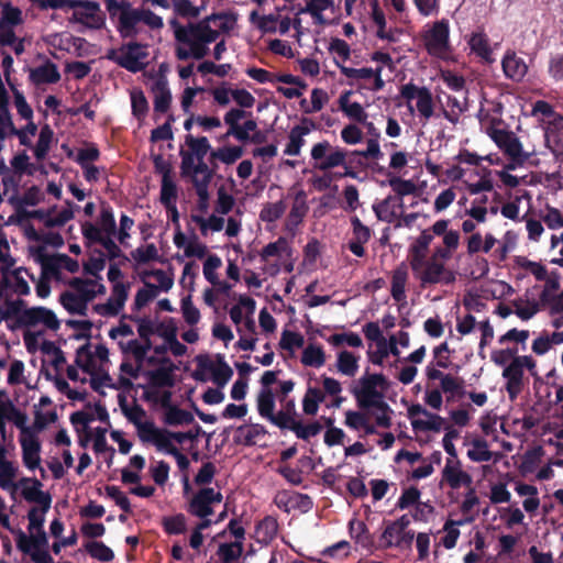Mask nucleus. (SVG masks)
Returning <instances> with one entry per match:
<instances>
[{
	"label": "nucleus",
	"instance_id": "nucleus-6",
	"mask_svg": "<svg viewBox=\"0 0 563 563\" xmlns=\"http://www.w3.org/2000/svg\"><path fill=\"white\" fill-rule=\"evenodd\" d=\"M76 365L88 374L90 386L101 394L103 388L113 387L109 375V350L103 344H86L77 350Z\"/></svg>",
	"mask_w": 563,
	"mask_h": 563
},
{
	"label": "nucleus",
	"instance_id": "nucleus-28",
	"mask_svg": "<svg viewBox=\"0 0 563 563\" xmlns=\"http://www.w3.org/2000/svg\"><path fill=\"white\" fill-rule=\"evenodd\" d=\"M288 196L291 198V206L285 222V228L287 231L291 232L302 223L308 213L309 206L307 201V194L302 188H291Z\"/></svg>",
	"mask_w": 563,
	"mask_h": 563
},
{
	"label": "nucleus",
	"instance_id": "nucleus-35",
	"mask_svg": "<svg viewBox=\"0 0 563 563\" xmlns=\"http://www.w3.org/2000/svg\"><path fill=\"white\" fill-rule=\"evenodd\" d=\"M504 75L514 81H521L528 73L526 59L515 51H507L501 59Z\"/></svg>",
	"mask_w": 563,
	"mask_h": 563
},
{
	"label": "nucleus",
	"instance_id": "nucleus-61",
	"mask_svg": "<svg viewBox=\"0 0 563 563\" xmlns=\"http://www.w3.org/2000/svg\"><path fill=\"white\" fill-rule=\"evenodd\" d=\"M144 399L165 410L172 405V391L167 388L145 387Z\"/></svg>",
	"mask_w": 563,
	"mask_h": 563
},
{
	"label": "nucleus",
	"instance_id": "nucleus-9",
	"mask_svg": "<svg viewBox=\"0 0 563 563\" xmlns=\"http://www.w3.org/2000/svg\"><path fill=\"white\" fill-rule=\"evenodd\" d=\"M481 124L494 143L505 153L509 159L517 163H526L537 152L525 151L521 142L514 132L501 126V120L489 118L484 110L481 111Z\"/></svg>",
	"mask_w": 563,
	"mask_h": 563
},
{
	"label": "nucleus",
	"instance_id": "nucleus-33",
	"mask_svg": "<svg viewBox=\"0 0 563 563\" xmlns=\"http://www.w3.org/2000/svg\"><path fill=\"white\" fill-rule=\"evenodd\" d=\"M486 198L474 199L468 208L465 209V216L467 219L461 223L462 232L465 234H473L476 231L478 224H483L487 221L488 208L485 206Z\"/></svg>",
	"mask_w": 563,
	"mask_h": 563
},
{
	"label": "nucleus",
	"instance_id": "nucleus-46",
	"mask_svg": "<svg viewBox=\"0 0 563 563\" xmlns=\"http://www.w3.org/2000/svg\"><path fill=\"white\" fill-rule=\"evenodd\" d=\"M353 238L349 243L350 251L358 257L365 254L364 244L371 239V230L357 217L351 219Z\"/></svg>",
	"mask_w": 563,
	"mask_h": 563
},
{
	"label": "nucleus",
	"instance_id": "nucleus-38",
	"mask_svg": "<svg viewBox=\"0 0 563 563\" xmlns=\"http://www.w3.org/2000/svg\"><path fill=\"white\" fill-rule=\"evenodd\" d=\"M409 280L408 268L405 264L397 266L391 275L390 280V295L391 298L398 303L399 308L406 307L407 301V285Z\"/></svg>",
	"mask_w": 563,
	"mask_h": 563
},
{
	"label": "nucleus",
	"instance_id": "nucleus-63",
	"mask_svg": "<svg viewBox=\"0 0 563 563\" xmlns=\"http://www.w3.org/2000/svg\"><path fill=\"white\" fill-rule=\"evenodd\" d=\"M202 261V275L205 279L210 285L217 283L220 277L219 269L222 267L221 257L214 253H210Z\"/></svg>",
	"mask_w": 563,
	"mask_h": 563
},
{
	"label": "nucleus",
	"instance_id": "nucleus-36",
	"mask_svg": "<svg viewBox=\"0 0 563 563\" xmlns=\"http://www.w3.org/2000/svg\"><path fill=\"white\" fill-rule=\"evenodd\" d=\"M466 43L471 54L476 55L483 62L493 64L495 62L494 49L488 36L483 31L472 32L466 36Z\"/></svg>",
	"mask_w": 563,
	"mask_h": 563
},
{
	"label": "nucleus",
	"instance_id": "nucleus-47",
	"mask_svg": "<svg viewBox=\"0 0 563 563\" xmlns=\"http://www.w3.org/2000/svg\"><path fill=\"white\" fill-rule=\"evenodd\" d=\"M443 117L455 124L459 122L461 114L467 109V100L464 92L457 95L446 96L443 102L440 100Z\"/></svg>",
	"mask_w": 563,
	"mask_h": 563
},
{
	"label": "nucleus",
	"instance_id": "nucleus-44",
	"mask_svg": "<svg viewBox=\"0 0 563 563\" xmlns=\"http://www.w3.org/2000/svg\"><path fill=\"white\" fill-rule=\"evenodd\" d=\"M415 538L413 531H404L390 522L386 525L380 542L383 548H400L404 544H409Z\"/></svg>",
	"mask_w": 563,
	"mask_h": 563
},
{
	"label": "nucleus",
	"instance_id": "nucleus-37",
	"mask_svg": "<svg viewBox=\"0 0 563 563\" xmlns=\"http://www.w3.org/2000/svg\"><path fill=\"white\" fill-rule=\"evenodd\" d=\"M139 276L142 282H152V287L159 294L168 292L174 287V272L172 269H143L139 271Z\"/></svg>",
	"mask_w": 563,
	"mask_h": 563
},
{
	"label": "nucleus",
	"instance_id": "nucleus-15",
	"mask_svg": "<svg viewBox=\"0 0 563 563\" xmlns=\"http://www.w3.org/2000/svg\"><path fill=\"white\" fill-rule=\"evenodd\" d=\"M455 330L460 336H468L476 331L479 332L478 349L483 351L494 339V328L487 316L477 318L473 313H462L456 316Z\"/></svg>",
	"mask_w": 563,
	"mask_h": 563
},
{
	"label": "nucleus",
	"instance_id": "nucleus-39",
	"mask_svg": "<svg viewBox=\"0 0 563 563\" xmlns=\"http://www.w3.org/2000/svg\"><path fill=\"white\" fill-rule=\"evenodd\" d=\"M547 147L556 156H563V117H555L544 126Z\"/></svg>",
	"mask_w": 563,
	"mask_h": 563
},
{
	"label": "nucleus",
	"instance_id": "nucleus-55",
	"mask_svg": "<svg viewBox=\"0 0 563 563\" xmlns=\"http://www.w3.org/2000/svg\"><path fill=\"white\" fill-rule=\"evenodd\" d=\"M548 310L551 319L550 324L552 328L560 330L563 328V291L561 290L558 296L551 297L541 302Z\"/></svg>",
	"mask_w": 563,
	"mask_h": 563
},
{
	"label": "nucleus",
	"instance_id": "nucleus-19",
	"mask_svg": "<svg viewBox=\"0 0 563 563\" xmlns=\"http://www.w3.org/2000/svg\"><path fill=\"white\" fill-rule=\"evenodd\" d=\"M310 155L313 161V167L320 172L346 165V152L343 148L331 145L328 141L316 143L311 147Z\"/></svg>",
	"mask_w": 563,
	"mask_h": 563
},
{
	"label": "nucleus",
	"instance_id": "nucleus-41",
	"mask_svg": "<svg viewBox=\"0 0 563 563\" xmlns=\"http://www.w3.org/2000/svg\"><path fill=\"white\" fill-rule=\"evenodd\" d=\"M129 299V295L110 292L109 298L104 302L92 306V311L102 318H114L119 316Z\"/></svg>",
	"mask_w": 563,
	"mask_h": 563
},
{
	"label": "nucleus",
	"instance_id": "nucleus-8",
	"mask_svg": "<svg viewBox=\"0 0 563 563\" xmlns=\"http://www.w3.org/2000/svg\"><path fill=\"white\" fill-rule=\"evenodd\" d=\"M42 9H71L70 21L90 30L104 25L106 18L98 2L91 0H37Z\"/></svg>",
	"mask_w": 563,
	"mask_h": 563
},
{
	"label": "nucleus",
	"instance_id": "nucleus-45",
	"mask_svg": "<svg viewBox=\"0 0 563 563\" xmlns=\"http://www.w3.org/2000/svg\"><path fill=\"white\" fill-rule=\"evenodd\" d=\"M515 492L519 497L522 498V508L526 512L532 515L538 511L541 505V500L537 486L519 481L515 484Z\"/></svg>",
	"mask_w": 563,
	"mask_h": 563
},
{
	"label": "nucleus",
	"instance_id": "nucleus-53",
	"mask_svg": "<svg viewBox=\"0 0 563 563\" xmlns=\"http://www.w3.org/2000/svg\"><path fill=\"white\" fill-rule=\"evenodd\" d=\"M360 360V355H356L347 350H342L336 355V369L342 375L353 377L358 372Z\"/></svg>",
	"mask_w": 563,
	"mask_h": 563
},
{
	"label": "nucleus",
	"instance_id": "nucleus-40",
	"mask_svg": "<svg viewBox=\"0 0 563 563\" xmlns=\"http://www.w3.org/2000/svg\"><path fill=\"white\" fill-rule=\"evenodd\" d=\"M29 536L19 530L16 536V547L24 554L29 555L31 561L35 562V504L27 511Z\"/></svg>",
	"mask_w": 563,
	"mask_h": 563
},
{
	"label": "nucleus",
	"instance_id": "nucleus-20",
	"mask_svg": "<svg viewBox=\"0 0 563 563\" xmlns=\"http://www.w3.org/2000/svg\"><path fill=\"white\" fill-rule=\"evenodd\" d=\"M198 372L202 380H211L219 388H223L233 376V369L221 356L199 358Z\"/></svg>",
	"mask_w": 563,
	"mask_h": 563
},
{
	"label": "nucleus",
	"instance_id": "nucleus-14",
	"mask_svg": "<svg viewBox=\"0 0 563 563\" xmlns=\"http://www.w3.org/2000/svg\"><path fill=\"white\" fill-rule=\"evenodd\" d=\"M401 97L407 101L408 110L417 113L421 122L429 121L434 114V101L427 87L406 84L400 90Z\"/></svg>",
	"mask_w": 563,
	"mask_h": 563
},
{
	"label": "nucleus",
	"instance_id": "nucleus-2",
	"mask_svg": "<svg viewBox=\"0 0 563 563\" xmlns=\"http://www.w3.org/2000/svg\"><path fill=\"white\" fill-rule=\"evenodd\" d=\"M119 406L125 419L135 428L136 435L142 443L151 444L157 451L173 455L180 471H186L189 467L188 457L176 445L187 439L186 433L172 432L157 427L141 405L136 401H128L124 396H119Z\"/></svg>",
	"mask_w": 563,
	"mask_h": 563
},
{
	"label": "nucleus",
	"instance_id": "nucleus-58",
	"mask_svg": "<svg viewBox=\"0 0 563 563\" xmlns=\"http://www.w3.org/2000/svg\"><path fill=\"white\" fill-rule=\"evenodd\" d=\"M154 93V109L157 112H165L172 101L170 90L167 86L166 80L158 79L152 86Z\"/></svg>",
	"mask_w": 563,
	"mask_h": 563
},
{
	"label": "nucleus",
	"instance_id": "nucleus-4",
	"mask_svg": "<svg viewBox=\"0 0 563 563\" xmlns=\"http://www.w3.org/2000/svg\"><path fill=\"white\" fill-rule=\"evenodd\" d=\"M492 362L503 367L501 377L510 400L517 399L525 387V371L532 376L537 373V361L532 355H519L514 349H499L492 352Z\"/></svg>",
	"mask_w": 563,
	"mask_h": 563
},
{
	"label": "nucleus",
	"instance_id": "nucleus-27",
	"mask_svg": "<svg viewBox=\"0 0 563 563\" xmlns=\"http://www.w3.org/2000/svg\"><path fill=\"white\" fill-rule=\"evenodd\" d=\"M300 13L309 14L316 25H329L334 22L336 4L334 0H306Z\"/></svg>",
	"mask_w": 563,
	"mask_h": 563
},
{
	"label": "nucleus",
	"instance_id": "nucleus-7",
	"mask_svg": "<svg viewBox=\"0 0 563 563\" xmlns=\"http://www.w3.org/2000/svg\"><path fill=\"white\" fill-rule=\"evenodd\" d=\"M37 263L41 265V277L37 280V297L46 298L52 288L63 280V271L77 273L79 263L66 254L43 255L37 249Z\"/></svg>",
	"mask_w": 563,
	"mask_h": 563
},
{
	"label": "nucleus",
	"instance_id": "nucleus-17",
	"mask_svg": "<svg viewBox=\"0 0 563 563\" xmlns=\"http://www.w3.org/2000/svg\"><path fill=\"white\" fill-rule=\"evenodd\" d=\"M246 111L238 108H231L223 117L224 124L228 126L227 136H233L239 142L254 140L260 133L257 122L254 119H246Z\"/></svg>",
	"mask_w": 563,
	"mask_h": 563
},
{
	"label": "nucleus",
	"instance_id": "nucleus-34",
	"mask_svg": "<svg viewBox=\"0 0 563 563\" xmlns=\"http://www.w3.org/2000/svg\"><path fill=\"white\" fill-rule=\"evenodd\" d=\"M0 291L1 296H8L10 292L27 295L30 292V287L26 280L21 276L20 271H11V268L2 266Z\"/></svg>",
	"mask_w": 563,
	"mask_h": 563
},
{
	"label": "nucleus",
	"instance_id": "nucleus-30",
	"mask_svg": "<svg viewBox=\"0 0 563 563\" xmlns=\"http://www.w3.org/2000/svg\"><path fill=\"white\" fill-rule=\"evenodd\" d=\"M9 311L13 314H16V323L19 325L27 327L24 332L23 339L27 352L32 355L30 358V364L35 366V330L32 328L35 327V307H32L21 313H19L18 308L14 303L10 306Z\"/></svg>",
	"mask_w": 563,
	"mask_h": 563
},
{
	"label": "nucleus",
	"instance_id": "nucleus-51",
	"mask_svg": "<svg viewBox=\"0 0 563 563\" xmlns=\"http://www.w3.org/2000/svg\"><path fill=\"white\" fill-rule=\"evenodd\" d=\"M59 301L65 310L71 314L86 316L88 311V302L78 294L68 288L60 295Z\"/></svg>",
	"mask_w": 563,
	"mask_h": 563
},
{
	"label": "nucleus",
	"instance_id": "nucleus-22",
	"mask_svg": "<svg viewBox=\"0 0 563 563\" xmlns=\"http://www.w3.org/2000/svg\"><path fill=\"white\" fill-rule=\"evenodd\" d=\"M341 73L350 79L353 84L360 85L362 88L369 91H380L385 87V81L380 78V69H374L372 67L353 68L340 65Z\"/></svg>",
	"mask_w": 563,
	"mask_h": 563
},
{
	"label": "nucleus",
	"instance_id": "nucleus-26",
	"mask_svg": "<svg viewBox=\"0 0 563 563\" xmlns=\"http://www.w3.org/2000/svg\"><path fill=\"white\" fill-rule=\"evenodd\" d=\"M441 483L452 489L471 487L473 483L472 475L463 468L459 459H446L441 471Z\"/></svg>",
	"mask_w": 563,
	"mask_h": 563
},
{
	"label": "nucleus",
	"instance_id": "nucleus-16",
	"mask_svg": "<svg viewBox=\"0 0 563 563\" xmlns=\"http://www.w3.org/2000/svg\"><path fill=\"white\" fill-rule=\"evenodd\" d=\"M222 500L223 496L220 489L201 487L189 497L187 511L199 518L200 521L210 520L209 517L214 514Z\"/></svg>",
	"mask_w": 563,
	"mask_h": 563
},
{
	"label": "nucleus",
	"instance_id": "nucleus-43",
	"mask_svg": "<svg viewBox=\"0 0 563 563\" xmlns=\"http://www.w3.org/2000/svg\"><path fill=\"white\" fill-rule=\"evenodd\" d=\"M352 95L351 90L343 91L338 99L339 108L350 120L365 123L368 119V113L360 102L352 101Z\"/></svg>",
	"mask_w": 563,
	"mask_h": 563
},
{
	"label": "nucleus",
	"instance_id": "nucleus-56",
	"mask_svg": "<svg viewBox=\"0 0 563 563\" xmlns=\"http://www.w3.org/2000/svg\"><path fill=\"white\" fill-rule=\"evenodd\" d=\"M73 218V211L69 208L53 209L46 213L37 210V221L43 222L46 227H63Z\"/></svg>",
	"mask_w": 563,
	"mask_h": 563
},
{
	"label": "nucleus",
	"instance_id": "nucleus-52",
	"mask_svg": "<svg viewBox=\"0 0 563 563\" xmlns=\"http://www.w3.org/2000/svg\"><path fill=\"white\" fill-rule=\"evenodd\" d=\"M109 415L107 409L101 405H96L93 410H79L71 415V422L76 428L81 427L86 430L88 424L95 419L101 421L108 420Z\"/></svg>",
	"mask_w": 563,
	"mask_h": 563
},
{
	"label": "nucleus",
	"instance_id": "nucleus-11",
	"mask_svg": "<svg viewBox=\"0 0 563 563\" xmlns=\"http://www.w3.org/2000/svg\"><path fill=\"white\" fill-rule=\"evenodd\" d=\"M262 272L268 276H276L282 269L290 273L294 268L291 249L285 238L265 245L260 252Z\"/></svg>",
	"mask_w": 563,
	"mask_h": 563
},
{
	"label": "nucleus",
	"instance_id": "nucleus-42",
	"mask_svg": "<svg viewBox=\"0 0 563 563\" xmlns=\"http://www.w3.org/2000/svg\"><path fill=\"white\" fill-rule=\"evenodd\" d=\"M119 31L124 37L143 34L140 9H125L119 16Z\"/></svg>",
	"mask_w": 563,
	"mask_h": 563
},
{
	"label": "nucleus",
	"instance_id": "nucleus-54",
	"mask_svg": "<svg viewBox=\"0 0 563 563\" xmlns=\"http://www.w3.org/2000/svg\"><path fill=\"white\" fill-rule=\"evenodd\" d=\"M107 278L111 285L112 292L130 295L131 283L126 279L125 274L118 264H110L107 272Z\"/></svg>",
	"mask_w": 563,
	"mask_h": 563
},
{
	"label": "nucleus",
	"instance_id": "nucleus-32",
	"mask_svg": "<svg viewBox=\"0 0 563 563\" xmlns=\"http://www.w3.org/2000/svg\"><path fill=\"white\" fill-rule=\"evenodd\" d=\"M146 47L134 43L128 44L121 48L118 56V63L125 69L136 73L143 69L146 64Z\"/></svg>",
	"mask_w": 563,
	"mask_h": 563
},
{
	"label": "nucleus",
	"instance_id": "nucleus-48",
	"mask_svg": "<svg viewBox=\"0 0 563 563\" xmlns=\"http://www.w3.org/2000/svg\"><path fill=\"white\" fill-rule=\"evenodd\" d=\"M255 308L256 302L252 297L240 295L238 302L233 305L229 311L230 319L234 325H238L247 320V317L251 318L255 312Z\"/></svg>",
	"mask_w": 563,
	"mask_h": 563
},
{
	"label": "nucleus",
	"instance_id": "nucleus-18",
	"mask_svg": "<svg viewBox=\"0 0 563 563\" xmlns=\"http://www.w3.org/2000/svg\"><path fill=\"white\" fill-rule=\"evenodd\" d=\"M9 421L20 429V443L23 450V461L25 466L35 470V421L26 426L27 416L16 407L13 408Z\"/></svg>",
	"mask_w": 563,
	"mask_h": 563
},
{
	"label": "nucleus",
	"instance_id": "nucleus-1",
	"mask_svg": "<svg viewBox=\"0 0 563 563\" xmlns=\"http://www.w3.org/2000/svg\"><path fill=\"white\" fill-rule=\"evenodd\" d=\"M169 24L175 38V56L179 60H199L209 54L212 43L236 27L238 14L222 11L212 13L198 22L181 24L177 20H172Z\"/></svg>",
	"mask_w": 563,
	"mask_h": 563
},
{
	"label": "nucleus",
	"instance_id": "nucleus-49",
	"mask_svg": "<svg viewBox=\"0 0 563 563\" xmlns=\"http://www.w3.org/2000/svg\"><path fill=\"white\" fill-rule=\"evenodd\" d=\"M310 133V128L303 124L295 125L289 134L284 148V154L288 156H298L306 144V136Z\"/></svg>",
	"mask_w": 563,
	"mask_h": 563
},
{
	"label": "nucleus",
	"instance_id": "nucleus-21",
	"mask_svg": "<svg viewBox=\"0 0 563 563\" xmlns=\"http://www.w3.org/2000/svg\"><path fill=\"white\" fill-rule=\"evenodd\" d=\"M42 368L41 374L47 380L60 378V374L65 366V357L60 349L53 342L43 341L40 346Z\"/></svg>",
	"mask_w": 563,
	"mask_h": 563
},
{
	"label": "nucleus",
	"instance_id": "nucleus-62",
	"mask_svg": "<svg viewBox=\"0 0 563 563\" xmlns=\"http://www.w3.org/2000/svg\"><path fill=\"white\" fill-rule=\"evenodd\" d=\"M472 462H488L493 457V453L488 449L485 440L476 438L468 443L466 453Z\"/></svg>",
	"mask_w": 563,
	"mask_h": 563
},
{
	"label": "nucleus",
	"instance_id": "nucleus-3",
	"mask_svg": "<svg viewBox=\"0 0 563 563\" xmlns=\"http://www.w3.org/2000/svg\"><path fill=\"white\" fill-rule=\"evenodd\" d=\"M429 246L417 238L408 249V263L415 279L422 288L434 285L448 286L455 283L457 272L449 266L446 253L435 246L430 255Z\"/></svg>",
	"mask_w": 563,
	"mask_h": 563
},
{
	"label": "nucleus",
	"instance_id": "nucleus-60",
	"mask_svg": "<svg viewBox=\"0 0 563 563\" xmlns=\"http://www.w3.org/2000/svg\"><path fill=\"white\" fill-rule=\"evenodd\" d=\"M163 420L168 426H186L194 421V416L191 412L172 404L164 410Z\"/></svg>",
	"mask_w": 563,
	"mask_h": 563
},
{
	"label": "nucleus",
	"instance_id": "nucleus-24",
	"mask_svg": "<svg viewBox=\"0 0 563 563\" xmlns=\"http://www.w3.org/2000/svg\"><path fill=\"white\" fill-rule=\"evenodd\" d=\"M173 243L178 250L183 251L181 256H176L178 261H183L184 258L203 260L210 254L208 245L200 241L196 234L188 235L177 230L174 233Z\"/></svg>",
	"mask_w": 563,
	"mask_h": 563
},
{
	"label": "nucleus",
	"instance_id": "nucleus-64",
	"mask_svg": "<svg viewBox=\"0 0 563 563\" xmlns=\"http://www.w3.org/2000/svg\"><path fill=\"white\" fill-rule=\"evenodd\" d=\"M328 101V93L321 88H314L311 91L310 102L308 103L307 100L303 99L300 104L305 113L311 114L321 111Z\"/></svg>",
	"mask_w": 563,
	"mask_h": 563
},
{
	"label": "nucleus",
	"instance_id": "nucleus-13",
	"mask_svg": "<svg viewBox=\"0 0 563 563\" xmlns=\"http://www.w3.org/2000/svg\"><path fill=\"white\" fill-rule=\"evenodd\" d=\"M16 475V468L13 463L5 459V449L0 448V487L9 490L11 496L15 499L16 495L29 503H35V478H21L14 483L13 478Z\"/></svg>",
	"mask_w": 563,
	"mask_h": 563
},
{
	"label": "nucleus",
	"instance_id": "nucleus-25",
	"mask_svg": "<svg viewBox=\"0 0 563 563\" xmlns=\"http://www.w3.org/2000/svg\"><path fill=\"white\" fill-rule=\"evenodd\" d=\"M181 172L184 176L190 177L196 192L209 191L212 174L205 162H196L194 156H184Z\"/></svg>",
	"mask_w": 563,
	"mask_h": 563
},
{
	"label": "nucleus",
	"instance_id": "nucleus-57",
	"mask_svg": "<svg viewBox=\"0 0 563 563\" xmlns=\"http://www.w3.org/2000/svg\"><path fill=\"white\" fill-rule=\"evenodd\" d=\"M327 362L324 349L314 343L308 344L301 354V363L305 366L320 368Z\"/></svg>",
	"mask_w": 563,
	"mask_h": 563
},
{
	"label": "nucleus",
	"instance_id": "nucleus-10",
	"mask_svg": "<svg viewBox=\"0 0 563 563\" xmlns=\"http://www.w3.org/2000/svg\"><path fill=\"white\" fill-rule=\"evenodd\" d=\"M422 38L429 55L443 62H455L449 21L439 20L428 25Z\"/></svg>",
	"mask_w": 563,
	"mask_h": 563
},
{
	"label": "nucleus",
	"instance_id": "nucleus-12",
	"mask_svg": "<svg viewBox=\"0 0 563 563\" xmlns=\"http://www.w3.org/2000/svg\"><path fill=\"white\" fill-rule=\"evenodd\" d=\"M388 387V380L383 374L365 373L356 382L353 395L361 408L369 409L372 405L384 401Z\"/></svg>",
	"mask_w": 563,
	"mask_h": 563
},
{
	"label": "nucleus",
	"instance_id": "nucleus-29",
	"mask_svg": "<svg viewBox=\"0 0 563 563\" xmlns=\"http://www.w3.org/2000/svg\"><path fill=\"white\" fill-rule=\"evenodd\" d=\"M429 230L433 235L442 238V243L438 246L446 253V256L450 260H452L461 243L460 232L449 229V220L445 219L435 221Z\"/></svg>",
	"mask_w": 563,
	"mask_h": 563
},
{
	"label": "nucleus",
	"instance_id": "nucleus-50",
	"mask_svg": "<svg viewBox=\"0 0 563 563\" xmlns=\"http://www.w3.org/2000/svg\"><path fill=\"white\" fill-rule=\"evenodd\" d=\"M130 256L136 271H139L142 265L157 262L161 258L158 249L154 243H146L137 246L130 253Z\"/></svg>",
	"mask_w": 563,
	"mask_h": 563
},
{
	"label": "nucleus",
	"instance_id": "nucleus-59",
	"mask_svg": "<svg viewBox=\"0 0 563 563\" xmlns=\"http://www.w3.org/2000/svg\"><path fill=\"white\" fill-rule=\"evenodd\" d=\"M192 221L198 225L202 235L219 232L224 228V219L216 214L203 217L201 214H192Z\"/></svg>",
	"mask_w": 563,
	"mask_h": 563
},
{
	"label": "nucleus",
	"instance_id": "nucleus-5",
	"mask_svg": "<svg viewBox=\"0 0 563 563\" xmlns=\"http://www.w3.org/2000/svg\"><path fill=\"white\" fill-rule=\"evenodd\" d=\"M363 333L369 342L368 361L373 365L383 366L389 356L399 358L402 350L410 346V333L405 330L384 335L377 322L371 321L363 325Z\"/></svg>",
	"mask_w": 563,
	"mask_h": 563
},
{
	"label": "nucleus",
	"instance_id": "nucleus-23",
	"mask_svg": "<svg viewBox=\"0 0 563 563\" xmlns=\"http://www.w3.org/2000/svg\"><path fill=\"white\" fill-rule=\"evenodd\" d=\"M408 418L415 431L440 432L444 429L445 420L437 413L428 411L422 405L415 404L408 408Z\"/></svg>",
	"mask_w": 563,
	"mask_h": 563
},
{
	"label": "nucleus",
	"instance_id": "nucleus-31",
	"mask_svg": "<svg viewBox=\"0 0 563 563\" xmlns=\"http://www.w3.org/2000/svg\"><path fill=\"white\" fill-rule=\"evenodd\" d=\"M68 286L88 303L107 292L102 278L74 277L68 280Z\"/></svg>",
	"mask_w": 563,
	"mask_h": 563
}]
</instances>
